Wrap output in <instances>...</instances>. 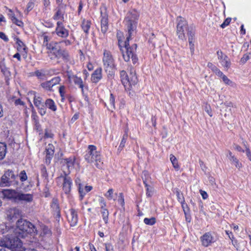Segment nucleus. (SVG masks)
I'll use <instances>...</instances> for the list:
<instances>
[{
    "instance_id": "nucleus-27",
    "label": "nucleus",
    "mask_w": 251,
    "mask_h": 251,
    "mask_svg": "<svg viewBox=\"0 0 251 251\" xmlns=\"http://www.w3.org/2000/svg\"><path fill=\"white\" fill-rule=\"evenodd\" d=\"M7 152L6 144L3 142H0V160L4 158Z\"/></svg>"
},
{
    "instance_id": "nucleus-17",
    "label": "nucleus",
    "mask_w": 251,
    "mask_h": 251,
    "mask_svg": "<svg viewBox=\"0 0 251 251\" xmlns=\"http://www.w3.org/2000/svg\"><path fill=\"white\" fill-rule=\"evenodd\" d=\"M55 31L58 36L62 38H66L69 35L68 30L64 27L61 22L57 23Z\"/></svg>"
},
{
    "instance_id": "nucleus-62",
    "label": "nucleus",
    "mask_w": 251,
    "mask_h": 251,
    "mask_svg": "<svg viewBox=\"0 0 251 251\" xmlns=\"http://www.w3.org/2000/svg\"><path fill=\"white\" fill-rule=\"evenodd\" d=\"M234 148L240 152H244V150L242 149V148L237 145H234Z\"/></svg>"
},
{
    "instance_id": "nucleus-3",
    "label": "nucleus",
    "mask_w": 251,
    "mask_h": 251,
    "mask_svg": "<svg viewBox=\"0 0 251 251\" xmlns=\"http://www.w3.org/2000/svg\"><path fill=\"white\" fill-rule=\"evenodd\" d=\"M47 48L50 50V53L53 54L55 58L58 59L62 58L65 61L69 60V55L68 52L61 49L59 43H54L52 44H47Z\"/></svg>"
},
{
    "instance_id": "nucleus-49",
    "label": "nucleus",
    "mask_w": 251,
    "mask_h": 251,
    "mask_svg": "<svg viewBox=\"0 0 251 251\" xmlns=\"http://www.w3.org/2000/svg\"><path fill=\"white\" fill-rule=\"evenodd\" d=\"M17 43L18 44L19 47L18 48V50H19L20 48V49H23L24 50H25L26 49V48H25V44H24V43L21 41L20 40H17Z\"/></svg>"
},
{
    "instance_id": "nucleus-22",
    "label": "nucleus",
    "mask_w": 251,
    "mask_h": 251,
    "mask_svg": "<svg viewBox=\"0 0 251 251\" xmlns=\"http://www.w3.org/2000/svg\"><path fill=\"white\" fill-rule=\"evenodd\" d=\"M188 41L190 46V50L191 54H193L194 52V35L195 32L192 29H188Z\"/></svg>"
},
{
    "instance_id": "nucleus-7",
    "label": "nucleus",
    "mask_w": 251,
    "mask_h": 251,
    "mask_svg": "<svg viewBox=\"0 0 251 251\" xmlns=\"http://www.w3.org/2000/svg\"><path fill=\"white\" fill-rule=\"evenodd\" d=\"M5 246L12 251H23L24 247L23 243L18 237H13L6 242Z\"/></svg>"
},
{
    "instance_id": "nucleus-61",
    "label": "nucleus",
    "mask_w": 251,
    "mask_h": 251,
    "mask_svg": "<svg viewBox=\"0 0 251 251\" xmlns=\"http://www.w3.org/2000/svg\"><path fill=\"white\" fill-rule=\"evenodd\" d=\"M246 152L247 156L248 157L249 159L251 161V153L250 149L248 147H246Z\"/></svg>"
},
{
    "instance_id": "nucleus-59",
    "label": "nucleus",
    "mask_w": 251,
    "mask_h": 251,
    "mask_svg": "<svg viewBox=\"0 0 251 251\" xmlns=\"http://www.w3.org/2000/svg\"><path fill=\"white\" fill-rule=\"evenodd\" d=\"M249 59V56L248 55L245 54L241 58V62L242 63H245L247 60Z\"/></svg>"
},
{
    "instance_id": "nucleus-37",
    "label": "nucleus",
    "mask_w": 251,
    "mask_h": 251,
    "mask_svg": "<svg viewBox=\"0 0 251 251\" xmlns=\"http://www.w3.org/2000/svg\"><path fill=\"white\" fill-rule=\"evenodd\" d=\"M42 230L41 234H42L43 236H50L51 234L50 229L46 226H42Z\"/></svg>"
},
{
    "instance_id": "nucleus-19",
    "label": "nucleus",
    "mask_w": 251,
    "mask_h": 251,
    "mask_svg": "<svg viewBox=\"0 0 251 251\" xmlns=\"http://www.w3.org/2000/svg\"><path fill=\"white\" fill-rule=\"evenodd\" d=\"M2 193L5 198L8 199H13L17 201L19 191L12 189H5L2 191Z\"/></svg>"
},
{
    "instance_id": "nucleus-9",
    "label": "nucleus",
    "mask_w": 251,
    "mask_h": 251,
    "mask_svg": "<svg viewBox=\"0 0 251 251\" xmlns=\"http://www.w3.org/2000/svg\"><path fill=\"white\" fill-rule=\"evenodd\" d=\"M6 215L9 221L13 222L21 217V211L16 207L10 208L6 210Z\"/></svg>"
},
{
    "instance_id": "nucleus-52",
    "label": "nucleus",
    "mask_w": 251,
    "mask_h": 251,
    "mask_svg": "<svg viewBox=\"0 0 251 251\" xmlns=\"http://www.w3.org/2000/svg\"><path fill=\"white\" fill-rule=\"evenodd\" d=\"M205 111L206 112V113L210 116H212V111L210 108V106L208 104H206L204 107Z\"/></svg>"
},
{
    "instance_id": "nucleus-28",
    "label": "nucleus",
    "mask_w": 251,
    "mask_h": 251,
    "mask_svg": "<svg viewBox=\"0 0 251 251\" xmlns=\"http://www.w3.org/2000/svg\"><path fill=\"white\" fill-rule=\"evenodd\" d=\"M120 75L122 83L126 88V87H127V83L128 82H129L128 80L129 78V75H128L126 72L124 70L121 71Z\"/></svg>"
},
{
    "instance_id": "nucleus-26",
    "label": "nucleus",
    "mask_w": 251,
    "mask_h": 251,
    "mask_svg": "<svg viewBox=\"0 0 251 251\" xmlns=\"http://www.w3.org/2000/svg\"><path fill=\"white\" fill-rule=\"evenodd\" d=\"M142 179L145 185L148 184H152L151 178L148 171H144L142 172Z\"/></svg>"
},
{
    "instance_id": "nucleus-18",
    "label": "nucleus",
    "mask_w": 251,
    "mask_h": 251,
    "mask_svg": "<svg viewBox=\"0 0 251 251\" xmlns=\"http://www.w3.org/2000/svg\"><path fill=\"white\" fill-rule=\"evenodd\" d=\"M128 80L129 82L127 83V87H126V88L128 89H130L132 85L135 86L138 81L135 72L133 69L130 70Z\"/></svg>"
},
{
    "instance_id": "nucleus-64",
    "label": "nucleus",
    "mask_w": 251,
    "mask_h": 251,
    "mask_svg": "<svg viewBox=\"0 0 251 251\" xmlns=\"http://www.w3.org/2000/svg\"><path fill=\"white\" fill-rule=\"evenodd\" d=\"M15 104L16 105H23L24 104V102L23 101H22L20 99H17L15 100Z\"/></svg>"
},
{
    "instance_id": "nucleus-12",
    "label": "nucleus",
    "mask_w": 251,
    "mask_h": 251,
    "mask_svg": "<svg viewBox=\"0 0 251 251\" xmlns=\"http://www.w3.org/2000/svg\"><path fill=\"white\" fill-rule=\"evenodd\" d=\"M33 102L35 106L38 108L40 114L42 116L44 115L46 113V108L42 99L40 97H36L35 96L34 98Z\"/></svg>"
},
{
    "instance_id": "nucleus-41",
    "label": "nucleus",
    "mask_w": 251,
    "mask_h": 251,
    "mask_svg": "<svg viewBox=\"0 0 251 251\" xmlns=\"http://www.w3.org/2000/svg\"><path fill=\"white\" fill-rule=\"evenodd\" d=\"M65 89L66 87L64 85L61 86L59 88V92L61 97L62 101H63L65 99Z\"/></svg>"
},
{
    "instance_id": "nucleus-50",
    "label": "nucleus",
    "mask_w": 251,
    "mask_h": 251,
    "mask_svg": "<svg viewBox=\"0 0 251 251\" xmlns=\"http://www.w3.org/2000/svg\"><path fill=\"white\" fill-rule=\"evenodd\" d=\"M231 20V19L230 18H226L224 22L221 25V27L223 28H225L226 26L229 25Z\"/></svg>"
},
{
    "instance_id": "nucleus-32",
    "label": "nucleus",
    "mask_w": 251,
    "mask_h": 251,
    "mask_svg": "<svg viewBox=\"0 0 251 251\" xmlns=\"http://www.w3.org/2000/svg\"><path fill=\"white\" fill-rule=\"evenodd\" d=\"M91 22L88 20H84L81 24V27L84 32L86 34L88 33V31L91 26Z\"/></svg>"
},
{
    "instance_id": "nucleus-20",
    "label": "nucleus",
    "mask_w": 251,
    "mask_h": 251,
    "mask_svg": "<svg viewBox=\"0 0 251 251\" xmlns=\"http://www.w3.org/2000/svg\"><path fill=\"white\" fill-rule=\"evenodd\" d=\"M100 13L101 17V19L100 20L101 30L102 32L105 33L107 31L108 27V16L105 12L103 13L102 10H101Z\"/></svg>"
},
{
    "instance_id": "nucleus-34",
    "label": "nucleus",
    "mask_w": 251,
    "mask_h": 251,
    "mask_svg": "<svg viewBox=\"0 0 251 251\" xmlns=\"http://www.w3.org/2000/svg\"><path fill=\"white\" fill-rule=\"evenodd\" d=\"M64 12L63 11L60 7H58L55 14L53 16V19L57 20L60 18L61 19H64Z\"/></svg>"
},
{
    "instance_id": "nucleus-31",
    "label": "nucleus",
    "mask_w": 251,
    "mask_h": 251,
    "mask_svg": "<svg viewBox=\"0 0 251 251\" xmlns=\"http://www.w3.org/2000/svg\"><path fill=\"white\" fill-rule=\"evenodd\" d=\"M109 110L112 111L115 109V98L112 94H110L109 101L107 106Z\"/></svg>"
},
{
    "instance_id": "nucleus-42",
    "label": "nucleus",
    "mask_w": 251,
    "mask_h": 251,
    "mask_svg": "<svg viewBox=\"0 0 251 251\" xmlns=\"http://www.w3.org/2000/svg\"><path fill=\"white\" fill-rule=\"evenodd\" d=\"M113 192L114 191L112 189H109L107 193L105 195V197L109 200L112 199L115 200V198L113 196Z\"/></svg>"
},
{
    "instance_id": "nucleus-24",
    "label": "nucleus",
    "mask_w": 251,
    "mask_h": 251,
    "mask_svg": "<svg viewBox=\"0 0 251 251\" xmlns=\"http://www.w3.org/2000/svg\"><path fill=\"white\" fill-rule=\"evenodd\" d=\"M101 69L100 68L97 69L92 74L91 80L94 83H97L102 78Z\"/></svg>"
},
{
    "instance_id": "nucleus-40",
    "label": "nucleus",
    "mask_w": 251,
    "mask_h": 251,
    "mask_svg": "<svg viewBox=\"0 0 251 251\" xmlns=\"http://www.w3.org/2000/svg\"><path fill=\"white\" fill-rule=\"evenodd\" d=\"M19 176L21 182L25 181L27 179V176L25 170L22 171L20 173Z\"/></svg>"
},
{
    "instance_id": "nucleus-57",
    "label": "nucleus",
    "mask_w": 251,
    "mask_h": 251,
    "mask_svg": "<svg viewBox=\"0 0 251 251\" xmlns=\"http://www.w3.org/2000/svg\"><path fill=\"white\" fill-rule=\"evenodd\" d=\"M200 192L203 199L205 200L208 198V194L205 191H203L202 190H200Z\"/></svg>"
},
{
    "instance_id": "nucleus-8",
    "label": "nucleus",
    "mask_w": 251,
    "mask_h": 251,
    "mask_svg": "<svg viewBox=\"0 0 251 251\" xmlns=\"http://www.w3.org/2000/svg\"><path fill=\"white\" fill-rule=\"evenodd\" d=\"M177 35L179 39L183 40L185 38L184 31L188 28V24L187 21L181 17H177Z\"/></svg>"
},
{
    "instance_id": "nucleus-35",
    "label": "nucleus",
    "mask_w": 251,
    "mask_h": 251,
    "mask_svg": "<svg viewBox=\"0 0 251 251\" xmlns=\"http://www.w3.org/2000/svg\"><path fill=\"white\" fill-rule=\"evenodd\" d=\"M35 75L40 79H44L47 75L46 71L44 70H37L34 72Z\"/></svg>"
},
{
    "instance_id": "nucleus-58",
    "label": "nucleus",
    "mask_w": 251,
    "mask_h": 251,
    "mask_svg": "<svg viewBox=\"0 0 251 251\" xmlns=\"http://www.w3.org/2000/svg\"><path fill=\"white\" fill-rule=\"evenodd\" d=\"M78 190L80 194V197H81V199H82L84 196L85 195V193L83 192V189L81 188L80 184H79Z\"/></svg>"
},
{
    "instance_id": "nucleus-13",
    "label": "nucleus",
    "mask_w": 251,
    "mask_h": 251,
    "mask_svg": "<svg viewBox=\"0 0 251 251\" xmlns=\"http://www.w3.org/2000/svg\"><path fill=\"white\" fill-rule=\"evenodd\" d=\"M33 200V196L31 194L24 193L19 191L17 201H20L25 203H30Z\"/></svg>"
},
{
    "instance_id": "nucleus-51",
    "label": "nucleus",
    "mask_w": 251,
    "mask_h": 251,
    "mask_svg": "<svg viewBox=\"0 0 251 251\" xmlns=\"http://www.w3.org/2000/svg\"><path fill=\"white\" fill-rule=\"evenodd\" d=\"M34 6V4L32 1H29L27 3V7H26L27 13H28V12L29 11H30L33 8Z\"/></svg>"
},
{
    "instance_id": "nucleus-39",
    "label": "nucleus",
    "mask_w": 251,
    "mask_h": 251,
    "mask_svg": "<svg viewBox=\"0 0 251 251\" xmlns=\"http://www.w3.org/2000/svg\"><path fill=\"white\" fill-rule=\"evenodd\" d=\"M144 222L146 225L152 226L155 223L156 220L155 218L154 217H151V218L150 219L146 218L144 220Z\"/></svg>"
},
{
    "instance_id": "nucleus-48",
    "label": "nucleus",
    "mask_w": 251,
    "mask_h": 251,
    "mask_svg": "<svg viewBox=\"0 0 251 251\" xmlns=\"http://www.w3.org/2000/svg\"><path fill=\"white\" fill-rule=\"evenodd\" d=\"M221 78L225 84L227 85H231L232 84V82L226 75H224Z\"/></svg>"
},
{
    "instance_id": "nucleus-56",
    "label": "nucleus",
    "mask_w": 251,
    "mask_h": 251,
    "mask_svg": "<svg viewBox=\"0 0 251 251\" xmlns=\"http://www.w3.org/2000/svg\"><path fill=\"white\" fill-rule=\"evenodd\" d=\"M0 38L5 42H7L9 40L7 36L2 32H0Z\"/></svg>"
},
{
    "instance_id": "nucleus-11",
    "label": "nucleus",
    "mask_w": 251,
    "mask_h": 251,
    "mask_svg": "<svg viewBox=\"0 0 251 251\" xmlns=\"http://www.w3.org/2000/svg\"><path fill=\"white\" fill-rule=\"evenodd\" d=\"M65 176L63 179V190L66 194H69L71 190L72 180L68 176L69 174V171H63Z\"/></svg>"
},
{
    "instance_id": "nucleus-30",
    "label": "nucleus",
    "mask_w": 251,
    "mask_h": 251,
    "mask_svg": "<svg viewBox=\"0 0 251 251\" xmlns=\"http://www.w3.org/2000/svg\"><path fill=\"white\" fill-rule=\"evenodd\" d=\"M105 203L103 202L102 205L101 206L102 208L101 213L102 214L104 223L106 224L108 223L109 213L108 210L106 209L103 208V207L105 206Z\"/></svg>"
},
{
    "instance_id": "nucleus-2",
    "label": "nucleus",
    "mask_w": 251,
    "mask_h": 251,
    "mask_svg": "<svg viewBox=\"0 0 251 251\" xmlns=\"http://www.w3.org/2000/svg\"><path fill=\"white\" fill-rule=\"evenodd\" d=\"M97 148L94 145H89L88 146V152L85 155V159L88 163H94L95 166L98 168H100L102 167V162L100 161V152L96 151Z\"/></svg>"
},
{
    "instance_id": "nucleus-29",
    "label": "nucleus",
    "mask_w": 251,
    "mask_h": 251,
    "mask_svg": "<svg viewBox=\"0 0 251 251\" xmlns=\"http://www.w3.org/2000/svg\"><path fill=\"white\" fill-rule=\"evenodd\" d=\"M45 104L46 108L47 107L53 111H55L56 110V106L52 100L50 99H47L46 100Z\"/></svg>"
},
{
    "instance_id": "nucleus-1",
    "label": "nucleus",
    "mask_w": 251,
    "mask_h": 251,
    "mask_svg": "<svg viewBox=\"0 0 251 251\" xmlns=\"http://www.w3.org/2000/svg\"><path fill=\"white\" fill-rule=\"evenodd\" d=\"M139 16V13L135 9H133L127 13L125 21L126 23L127 34L126 35V37L124 43V46L120 49L124 60L127 62L131 59L134 64L138 61V58L135 54L137 45L133 44L130 47L129 41L134 36V32L136 28ZM119 46L121 47L120 45H119Z\"/></svg>"
},
{
    "instance_id": "nucleus-5",
    "label": "nucleus",
    "mask_w": 251,
    "mask_h": 251,
    "mask_svg": "<svg viewBox=\"0 0 251 251\" xmlns=\"http://www.w3.org/2000/svg\"><path fill=\"white\" fill-rule=\"evenodd\" d=\"M16 178L17 176L15 175L13 171L7 170L0 179V186L7 187L17 184L18 182L16 181Z\"/></svg>"
},
{
    "instance_id": "nucleus-60",
    "label": "nucleus",
    "mask_w": 251,
    "mask_h": 251,
    "mask_svg": "<svg viewBox=\"0 0 251 251\" xmlns=\"http://www.w3.org/2000/svg\"><path fill=\"white\" fill-rule=\"evenodd\" d=\"M126 142V141H124V140L122 139V141L118 148V150L121 151L124 148Z\"/></svg>"
},
{
    "instance_id": "nucleus-46",
    "label": "nucleus",
    "mask_w": 251,
    "mask_h": 251,
    "mask_svg": "<svg viewBox=\"0 0 251 251\" xmlns=\"http://www.w3.org/2000/svg\"><path fill=\"white\" fill-rule=\"evenodd\" d=\"M1 71L5 76L8 77L10 75V72L5 66H1Z\"/></svg>"
},
{
    "instance_id": "nucleus-43",
    "label": "nucleus",
    "mask_w": 251,
    "mask_h": 251,
    "mask_svg": "<svg viewBox=\"0 0 251 251\" xmlns=\"http://www.w3.org/2000/svg\"><path fill=\"white\" fill-rule=\"evenodd\" d=\"M176 193L178 201L181 203H182L183 202H184V199L183 194L180 192V191L177 189Z\"/></svg>"
},
{
    "instance_id": "nucleus-16",
    "label": "nucleus",
    "mask_w": 251,
    "mask_h": 251,
    "mask_svg": "<svg viewBox=\"0 0 251 251\" xmlns=\"http://www.w3.org/2000/svg\"><path fill=\"white\" fill-rule=\"evenodd\" d=\"M54 147L53 145L49 144L46 148V158L45 162L47 164H50L51 159L54 153Z\"/></svg>"
},
{
    "instance_id": "nucleus-10",
    "label": "nucleus",
    "mask_w": 251,
    "mask_h": 251,
    "mask_svg": "<svg viewBox=\"0 0 251 251\" xmlns=\"http://www.w3.org/2000/svg\"><path fill=\"white\" fill-rule=\"evenodd\" d=\"M217 55L221 64L225 69L227 70L229 68L231 64L229 58L226 55L224 54L221 50H218L217 51Z\"/></svg>"
},
{
    "instance_id": "nucleus-25",
    "label": "nucleus",
    "mask_w": 251,
    "mask_h": 251,
    "mask_svg": "<svg viewBox=\"0 0 251 251\" xmlns=\"http://www.w3.org/2000/svg\"><path fill=\"white\" fill-rule=\"evenodd\" d=\"M74 162L75 158L71 157L64 159L62 162L63 163L64 167L67 168L68 170L67 171H69V173H70V169L73 168Z\"/></svg>"
},
{
    "instance_id": "nucleus-45",
    "label": "nucleus",
    "mask_w": 251,
    "mask_h": 251,
    "mask_svg": "<svg viewBox=\"0 0 251 251\" xmlns=\"http://www.w3.org/2000/svg\"><path fill=\"white\" fill-rule=\"evenodd\" d=\"M13 19L11 20L13 22V23L16 24L19 26L23 27L24 26V23L22 22V21L19 20L16 18V17H12Z\"/></svg>"
},
{
    "instance_id": "nucleus-53",
    "label": "nucleus",
    "mask_w": 251,
    "mask_h": 251,
    "mask_svg": "<svg viewBox=\"0 0 251 251\" xmlns=\"http://www.w3.org/2000/svg\"><path fill=\"white\" fill-rule=\"evenodd\" d=\"M41 173L43 176L46 177L48 176L46 168L44 166L41 167Z\"/></svg>"
},
{
    "instance_id": "nucleus-33",
    "label": "nucleus",
    "mask_w": 251,
    "mask_h": 251,
    "mask_svg": "<svg viewBox=\"0 0 251 251\" xmlns=\"http://www.w3.org/2000/svg\"><path fill=\"white\" fill-rule=\"evenodd\" d=\"M145 186L146 188V195L148 197H151L152 196L154 192V189L153 187H152V185L148 184Z\"/></svg>"
},
{
    "instance_id": "nucleus-36",
    "label": "nucleus",
    "mask_w": 251,
    "mask_h": 251,
    "mask_svg": "<svg viewBox=\"0 0 251 251\" xmlns=\"http://www.w3.org/2000/svg\"><path fill=\"white\" fill-rule=\"evenodd\" d=\"M170 160L173 165V167L176 170H178L179 168V166L178 164V162L176 158L173 155H170Z\"/></svg>"
},
{
    "instance_id": "nucleus-4",
    "label": "nucleus",
    "mask_w": 251,
    "mask_h": 251,
    "mask_svg": "<svg viewBox=\"0 0 251 251\" xmlns=\"http://www.w3.org/2000/svg\"><path fill=\"white\" fill-rule=\"evenodd\" d=\"M17 229L23 233L33 235L37 234V227L31 223L25 220L19 219L16 223Z\"/></svg>"
},
{
    "instance_id": "nucleus-38",
    "label": "nucleus",
    "mask_w": 251,
    "mask_h": 251,
    "mask_svg": "<svg viewBox=\"0 0 251 251\" xmlns=\"http://www.w3.org/2000/svg\"><path fill=\"white\" fill-rule=\"evenodd\" d=\"M230 161L232 164H233L238 169L241 168L242 166L241 163L239 162V160L235 156L232 157V158Z\"/></svg>"
},
{
    "instance_id": "nucleus-47",
    "label": "nucleus",
    "mask_w": 251,
    "mask_h": 251,
    "mask_svg": "<svg viewBox=\"0 0 251 251\" xmlns=\"http://www.w3.org/2000/svg\"><path fill=\"white\" fill-rule=\"evenodd\" d=\"M118 202L122 205L124 206L125 204L124 195L122 193L119 194V198L118 200Z\"/></svg>"
},
{
    "instance_id": "nucleus-14",
    "label": "nucleus",
    "mask_w": 251,
    "mask_h": 251,
    "mask_svg": "<svg viewBox=\"0 0 251 251\" xmlns=\"http://www.w3.org/2000/svg\"><path fill=\"white\" fill-rule=\"evenodd\" d=\"M202 245L207 247L215 242L214 237L210 232H206L200 238Z\"/></svg>"
},
{
    "instance_id": "nucleus-21",
    "label": "nucleus",
    "mask_w": 251,
    "mask_h": 251,
    "mask_svg": "<svg viewBox=\"0 0 251 251\" xmlns=\"http://www.w3.org/2000/svg\"><path fill=\"white\" fill-rule=\"evenodd\" d=\"M68 219L71 226H75L77 223V214L74 209H70V213L68 216Z\"/></svg>"
},
{
    "instance_id": "nucleus-15",
    "label": "nucleus",
    "mask_w": 251,
    "mask_h": 251,
    "mask_svg": "<svg viewBox=\"0 0 251 251\" xmlns=\"http://www.w3.org/2000/svg\"><path fill=\"white\" fill-rule=\"evenodd\" d=\"M61 79L59 77H55L50 80L47 81L41 84V86L45 89L51 91L54 85L58 84Z\"/></svg>"
},
{
    "instance_id": "nucleus-54",
    "label": "nucleus",
    "mask_w": 251,
    "mask_h": 251,
    "mask_svg": "<svg viewBox=\"0 0 251 251\" xmlns=\"http://www.w3.org/2000/svg\"><path fill=\"white\" fill-rule=\"evenodd\" d=\"M207 66L208 68H210L213 72H215L216 71H217L218 69L216 66L214 65L212 63L209 62L207 64Z\"/></svg>"
},
{
    "instance_id": "nucleus-23",
    "label": "nucleus",
    "mask_w": 251,
    "mask_h": 251,
    "mask_svg": "<svg viewBox=\"0 0 251 251\" xmlns=\"http://www.w3.org/2000/svg\"><path fill=\"white\" fill-rule=\"evenodd\" d=\"M69 78L70 79L72 80L75 85L78 86V87L81 89L82 93L84 94V85L82 79L75 75L70 76H69Z\"/></svg>"
},
{
    "instance_id": "nucleus-63",
    "label": "nucleus",
    "mask_w": 251,
    "mask_h": 251,
    "mask_svg": "<svg viewBox=\"0 0 251 251\" xmlns=\"http://www.w3.org/2000/svg\"><path fill=\"white\" fill-rule=\"evenodd\" d=\"M6 231V227L5 226H2L0 227V233L2 234L5 233Z\"/></svg>"
},
{
    "instance_id": "nucleus-44",
    "label": "nucleus",
    "mask_w": 251,
    "mask_h": 251,
    "mask_svg": "<svg viewBox=\"0 0 251 251\" xmlns=\"http://www.w3.org/2000/svg\"><path fill=\"white\" fill-rule=\"evenodd\" d=\"M231 107H232V103L231 102H226L223 104L222 109L223 110H225L226 111L228 109L230 112Z\"/></svg>"
},
{
    "instance_id": "nucleus-55",
    "label": "nucleus",
    "mask_w": 251,
    "mask_h": 251,
    "mask_svg": "<svg viewBox=\"0 0 251 251\" xmlns=\"http://www.w3.org/2000/svg\"><path fill=\"white\" fill-rule=\"evenodd\" d=\"M105 247L106 251H111L113 250V247L111 244H105Z\"/></svg>"
},
{
    "instance_id": "nucleus-6",
    "label": "nucleus",
    "mask_w": 251,
    "mask_h": 251,
    "mask_svg": "<svg viewBox=\"0 0 251 251\" xmlns=\"http://www.w3.org/2000/svg\"><path fill=\"white\" fill-rule=\"evenodd\" d=\"M103 62L104 69L109 75H113L115 72L114 59L111 53L105 50L103 53Z\"/></svg>"
}]
</instances>
